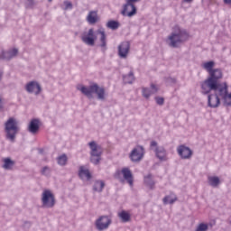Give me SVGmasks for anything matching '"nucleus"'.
Listing matches in <instances>:
<instances>
[{
	"label": "nucleus",
	"mask_w": 231,
	"mask_h": 231,
	"mask_svg": "<svg viewBox=\"0 0 231 231\" xmlns=\"http://www.w3.org/2000/svg\"><path fill=\"white\" fill-rule=\"evenodd\" d=\"M208 181L211 187H217L219 185V177L209 176Z\"/></svg>",
	"instance_id": "30"
},
{
	"label": "nucleus",
	"mask_w": 231,
	"mask_h": 231,
	"mask_svg": "<svg viewBox=\"0 0 231 231\" xmlns=\"http://www.w3.org/2000/svg\"><path fill=\"white\" fill-rule=\"evenodd\" d=\"M152 147H158V143H156L155 141H152L151 142V148L152 149Z\"/></svg>",
	"instance_id": "37"
},
{
	"label": "nucleus",
	"mask_w": 231,
	"mask_h": 231,
	"mask_svg": "<svg viewBox=\"0 0 231 231\" xmlns=\"http://www.w3.org/2000/svg\"><path fill=\"white\" fill-rule=\"evenodd\" d=\"M19 53V51L17 49H13L9 52H7V55L5 52L3 51V50L0 49V59H12V57H15Z\"/></svg>",
	"instance_id": "21"
},
{
	"label": "nucleus",
	"mask_w": 231,
	"mask_h": 231,
	"mask_svg": "<svg viewBox=\"0 0 231 231\" xmlns=\"http://www.w3.org/2000/svg\"><path fill=\"white\" fill-rule=\"evenodd\" d=\"M121 14L126 17H133V15H136V6L133 3L126 2Z\"/></svg>",
	"instance_id": "11"
},
{
	"label": "nucleus",
	"mask_w": 231,
	"mask_h": 231,
	"mask_svg": "<svg viewBox=\"0 0 231 231\" xmlns=\"http://www.w3.org/2000/svg\"><path fill=\"white\" fill-rule=\"evenodd\" d=\"M155 101L158 104V106H163V104L165 103V99L163 97H155Z\"/></svg>",
	"instance_id": "34"
},
{
	"label": "nucleus",
	"mask_w": 231,
	"mask_h": 231,
	"mask_svg": "<svg viewBox=\"0 0 231 231\" xmlns=\"http://www.w3.org/2000/svg\"><path fill=\"white\" fill-rule=\"evenodd\" d=\"M190 38V35L185 31V29L180 28V26L175 25L172 28L171 34L168 37V41H170V46L171 48H178L180 44H183V42H187V40Z\"/></svg>",
	"instance_id": "2"
},
{
	"label": "nucleus",
	"mask_w": 231,
	"mask_h": 231,
	"mask_svg": "<svg viewBox=\"0 0 231 231\" xmlns=\"http://www.w3.org/2000/svg\"><path fill=\"white\" fill-rule=\"evenodd\" d=\"M220 79H223V71L219 69H213L209 77L201 82V93L208 95L210 91H216L222 97L226 106H231V93H228V84L217 82Z\"/></svg>",
	"instance_id": "1"
},
{
	"label": "nucleus",
	"mask_w": 231,
	"mask_h": 231,
	"mask_svg": "<svg viewBox=\"0 0 231 231\" xmlns=\"http://www.w3.org/2000/svg\"><path fill=\"white\" fill-rule=\"evenodd\" d=\"M230 224H231V221H230Z\"/></svg>",
	"instance_id": "45"
},
{
	"label": "nucleus",
	"mask_w": 231,
	"mask_h": 231,
	"mask_svg": "<svg viewBox=\"0 0 231 231\" xmlns=\"http://www.w3.org/2000/svg\"><path fill=\"white\" fill-rule=\"evenodd\" d=\"M79 176L81 180H91V173L89 172V170L86 169L84 166L79 168Z\"/></svg>",
	"instance_id": "20"
},
{
	"label": "nucleus",
	"mask_w": 231,
	"mask_h": 231,
	"mask_svg": "<svg viewBox=\"0 0 231 231\" xmlns=\"http://www.w3.org/2000/svg\"><path fill=\"white\" fill-rule=\"evenodd\" d=\"M41 128V121L39 119H32L28 125L29 133L32 134H37Z\"/></svg>",
	"instance_id": "14"
},
{
	"label": "nucleus",
	"mask_w": 231,
	"mask_h": 231,
	"mask_svg": "<svg viewBox=\"0 0 231 231\" xmlns=\"http://www.w3.org/2000/svg\"><path fill=\"white\" fill-rule=\"evenodd\" d=\"M49 3H51V0H49Z\"/></svg>",
	"instance_id": "44"
},
{
	"label": "nucleus",
	"mask_w": 231,
	"mask_h": 231,
	"mask_svg": "<svg viewBox=\"0 0 231 231\" xmlns=\"http://www.w3.org/2000/svg\"><path fill=\"white\" fill-rule=\"evenodd\" d=\"M0 109H3V103H2L1 98H0Z\"/></svg>",
	"instance_id": "41"
},
{
	"label": "nucleus",
	"mask_w": 231,
	"mask_h": 231,
	"mask_svg": "<svg viewBox=\"0 0 231 231\" xmlns=\"http://www.w3.org/2000/svg\"><path fill=\"white\" fill-rule=\"evenodd\" d=\"M208 230V225L201 223L198 226L195 231H207Z\"/></svg>",
	"instance_id": "33"
},
{
	"label": "nucleus",
	"mask_w": 231,
	"mask_h": 231,
	"mask_svg": "<svg viewBox=\"0 0 231 231\" xmlns=\"http://www.w3.org/2000/svg\"><path fill=\"white\" fill-rule=\"evenodd\" d=\"M214 66H215L214 61H208L203 64L204 69H206L209 74L214 71V69H213Z\"/></svg>",
	"instance_id": "29"
},
{
	"label": "nucleus",
	"mask_w": 231,
	"mask_h": 231,
	"mask_svg": "<svg viewBox=\"0 0 231 231\" xmlns=\"http://www.w3.org/2000/svg\"><path fill=\"white\" fill-rule=\"evenodd\" d=\"M138 1H140V0H126V3L134 4V3H138Z\"/></svg>",
	"instance_id": "38"
},
{
	"label": "nucleus",
	"mask_w": 231,
	"mask_h": 231,
	"mask_svg": "<svg viewBox=\"0 0 231 231\" xmlns=\"http://www.w3.org/2000/svg\"><path fill=\"white\" fill-rule=\"evenodd\" d=\"M48 172H50V168H48V167H44V168L42 170V174H48Z\"/></svg>",
	"instance_id": "36"
},
{
	"label": "nucleus",
	"mask_w": 231,
	"mask_h": 231,
	"mask_svg": "<svg viewBox=\"0 0 231 231\" xmlns=\"http://www.w3.org/2000/svg\"><path fill=\"white\" fill-rule=\"evenodd\" d=\"M123 80L125 84H133V82H134V75L133 72H130L129 75L124 76Z\"/></svg>",
	"instance_id": "31"
},
{
	"label": "nucleus",
	"mask_w": 231,
	"mask_h": 231,
	"mask_svg": "<svg viewBox=\"0 0 231 231\" xmlns=\"http://www.w3.org/2000/svg\"><path fill=\"white\" fill-rule=\"evenodd\" d=\"M177 200H178V197H176V195H174V194L166 196L162 199L164 205H167L169 203H170V205H172V203H175V201H177Z\"/></svg>",
	"instance_id": "25"
},
{
	"label": "nucleus",
	"mask_w": 231,
	"mask_h": 231,
	"mask_svg": "<svg viewBox=\"0 0 231 231\" xmlns=\"http://www.w3.org/2000/svg\"><path fill=\"white\" fill-rule=\"evenodd\" d=\"M155 154L159 160H167V152L164 148H156L155 149Z\"/></svg>",
	"instance_id": "24"
},
{
	"label": "nucleus",
	"mask_w": 231,
	"mask_h": 231,
	"mask_svg": "<svg viewBox=\"0 0 231 231\" xmlns=\"http://www.w3.org/2000/svg\"><path fill=\"white\" fill-rule=\"evenodd\" d=\"M111 225V218L108 217H101L96 221L97 230H106Z\"/></svg>",
	"instance_id": "12"
},
{
	"label": "nucleus",
	"mask_w": 231,
	"mask_h": 231,
	"mask_svg": "<svg viewBox=\"0 0 231 231\" xmlns=\"http://www.w3.org/2000/svg\"><path fill=\"white\" fill-rule=\"evenodd\" d=\"M15 162H14V161L10 160V158H5L4 159V165L3 168L6 169L7 171H10V169H12V167H14Z\"/></svg>",
	"instance_id": "28"
},
{
	"label": "nucleus",
	"mask_w": 231,
	"mask_h": 231,
	"mask_svg": "<svg viewBox=\"0 0 231 231\" xmlns=\"http://www.w3.org/2000/svg\"><path fill=\"white\" fill-rule=\"evenodd\" d=\"M100 17H98V12L97 11H90L87 16V21L89 24H96V23H98Z\"/></svg>",
	"instance_id": "18"
},
{
	"label": "nucleus",
	"mask_w": 231,
	"mask_h": 231,
	"mask_svg": "<svg viewBox=\"0 0 231 231\" xmlns=\"http://www.w3.org/2000/svg\"><path fill=\"white\" fill-rule=\"evenodd\" d=\"M1 77H3V74L0 73V79H1Z\"/></svg>",
	"instance_id": "43"
},
{
	"label": "nucleus",
	"mask_w": 231,
	"mask_h": 231,
	"mask_svg": "<svg viewBox=\"0 0 231 231\" xmlns=\"http://www.w3.org/2000/svg\"><path fill=\"white\" fill-rule=\"evenodd\" d=\"M184 3H192L193 0H183Z\"/></svg>",
	"instance_id": "40"
},
{
	"label": "nucleus",
	"mask_w": 231,
	"mask_h": 231,
	"mask_svg": "<svg viewBox=\"0 0 231 231\" xmlns=\"http://www.w3.org/2000/svg\"><path fill=\"white\" fill-rule=\"evenodd\" d=\"M19 132V126L17 121L14 117H10L5 123V133L7 138L14 142L15 140V134Z\"/></svg>",
	"instance_id": "4"
},
{
	"label": "nucleus",
	"mask_w": 231,
	"mask_h": 231,
	"mask_svg": "<svg viewBox=\"0 0 231 231\" xmlns=\"http://www.w3.org/2000/svg\"><path fill=\"white\" fill-rule=\"evenodd\" d=\"M129 50H131V44L129 42H124L118 46V55L121 59H126L129 55Z\"/></svg>",
	"instance_id": "13"
},
{
	"label": "nucleus",
	"mask_w": 231,
	"mask_h": 231,
	"mask_svg": "<svg viewBox=\"0 0 231 231\" xmlns=\"http://www.w3.org/2000/svg\"><path fill=\"white\" fill-rule=\"evenodd\" d=\"M28 93H34V95H39L41 93V85L35 81H31L26 85L25 88Z\"/></svg>",
	"instance_id": "16"
},
{
	"label": "nucleus",
	"mask_w": 231,
	"mask_h": 231,
	"mask_svg": "<svg viewBox=\"0 0 231 231\" xmlns=\"http://www.w3.org/2000/svg\"><path fill=\"white\" fill-rule=\"evenodd\" d=\"M97 35H100L99 38V46L100 48H102L105 51L106 50V46H107V36L106 35V30H104V28H99L97 31Z\"/></svg>",
	"instance_id": "15"
},
{
	"label": "nucleus",
	"mask_w": 231,
	"mask_h": 231,
	"mask_svg": "<svg viewBox=\"0 0 231 231\" xmlns=\"http://www.w3.org/2000/svg\"><path fill=\"white\" fill-rule=\"evenodd\" d=\"M58 163L59 165H65L66 163H68V157L66 156V154L58 157Z\"/></svg>",
	"instance_id": "32"
},
{
	"label": "nucleus",
	"mask_w": 231,
	"mask_h": 231,
	"mask_svg": "<svg viewBox=\"0 0 231 231\" xmlns=\"http://www.w3.org/2000/svg\"><path fill=\"white\" fill-rule=\"evenodd\" d=\"M88 145L90 147V161L95 165H98L100 156H102V148L95 141L90 142Z\"/></svg>",
	"instance_id": "5"
},
{
	"label": "nucleus",
	"mask_w": 231,
	"mask_h": 231,
	"mask_svg": "<svg viewBox=\"0 0 231 231\" xmlns=\"http://www.w3.org/2000/svg\"><path fill=\"white\" fill-rule=\"evenodd\" d=\"M117 216L123 223H129L131 221V213L129 211L122 210Z\"/></svg>",
	"instance_id": "23"
},
{
	"label": "nucleus",
	"mask_w": 231,
	"mask_h": 231,
	"mask_svg": "<svg viewBox=\"0 0 231 231\" xmlns=\"http://www.w3.org/2000/svg\"><path fill=\"white\" fill-rule=\"evenodd\" d=\"M64 5H65V10L72 9L73 8V5L69 1H65L64 2Z\"/></svg>",
	"instance_id": "35"
},
{
	"label": "nucleus",
	"mask_w": 231,
	"mask_h": 231,
	"mask_svg": "<svg viewBox=\"0 0 231 231\" xmlns=\"http://www.w3.org/2000/svg\"><path fill=\"white\" fill-rule=\"evenodd\" d=\"M221 96L219 95V93L214 91V94H210L208 97V104L209 107H219V104H221V100L219 99Z\"/></svg>",
	"instance_id": "9"
},
{
	"label": "nucleus",
	"mask_w": 231,
	"mask_h": 231,
	"mask_svg": "<svg viewBox=\"0 0 231 231\" xmlns=\"http://www.w3.org/2000/svg\"><path fill=\"white\" fill-rule=\"evenodd\" d=\"M177 152L182 160H189L192 158V150L185 145H180L177 148Z\"/></svg>",
	"instance_id": "10"
},
{
	"label": "nucleus",
	"mask_w": 231,
	"mask_h": 231,
	"mask_svg": "<svg viewBox=\"0 0 231 231\" xmlns=\"http://www.w3.org/2000/svg\"><path fill=\"white\" fill-rule=\"evenodd\" d=\"M144 185L148 187L151 190H152L156 185V182H154V180H152V175L148 174L144 177Z\"/></svg>",
	"instance_id": "22"
},
{
	"label": "nucleus",
	"mask_w": 231,
	"mask_h": 231,
	"mask_svg": "<svg viewBox=\"0 0 231 231\" xmlns=\"http://www.w3.org/2000/svg\"><path fill=\"white\" fill-rule=\"evenodd\" d=\"M121 173H122L124 179L130 185V187H133V183H134V180L133 178V172H131V170H129V168H123L121 170Z\"/></svg>",
	"instance_id": "17"
},
{
	"label": "nucleus",
	"mask_w": 231,
	"mask_h": 231,
	"mask_svg": "<svg viewBox=\"0 0 231 231\" xmlns=\"http://www.w3.org/2000/svg\"><path fill=\"white\" fill-rule=\"evenodd\" d=\"M77 89L80 91L88 98H93V93L97 95L98 100H106V88L98 86L97 83H92L89 87L84 85H78Z\"/></svg>",
	"instance_id": "3"
},
{
	"label": "nucleus",
	"mask_w": 231,
	"mask_h": 231,
	"mask_svg": "<svg viewBox=\"0 0 231 231\" xmlns=\"http://www.w3.org/2000/svg\"><path fill=\"white\" fill-rule=\"evenodd\" d=\"M154 93H158V87L154 84L151 85V89L145 88H143V97H144V98H149V97L154 95Z\"/></svg>",
	"instance_id": "19"
},
{
	"label": "nucleus",
	"mask_w": 231,
	"mask_h": 231,
	"mask_svg": "<svg viewBox=\"0 0 231 231\" xmlns=\"http://www.w3.org/2000/svg\"><path fill=\"white\" fill-rule=\"evenodd\" d=\"M42 202L43 207L47 208H51L55 207V196L50 189H45L42 193Z\"/></svg>",
	"instance_id": "6"
},
{
	"label": "nucleus",
	"mask_w": 231,
	"mask_h": 231,
	"mask_svg": "<svg viewBox=\"0 0 231 231\" xmlns=\"http://www.w3.org/2000/svg\"><path fill=\"white\" fill-rule=\"evenodd\" d=\"M106 28L110 30H118L120 28V23L118 21L110 20L106 23Z\"/></svg>",
	"instance_id": "26"
},
{
	"label": "nucleus",
	"mask_w": 231,
	"mask_h": 231,
	"mask_svg": "<svg viewBox=\"0 0 231 231\" xmlns=\"http://www.w3.org/2000/svg\"><path fill=\"white\" fill-rule=\"evenodd\" d=\"M225 5H231V0H224Z\"/></svg>",
	"instance_id": "39"
},
{
	"label": "nucleus",
	"mask_w": 231,
	"mask_h": 231,
	"mask_svg": "<svg viewBox=\"0 0 231 231\" xmlns=\"http://www.w3.org/2000/svg\"><path fill=\"white\" fill-rule=\"evenodd\" d=\"M104 187H106V184L102 180H97L94 184V190L96 192H102Z\"/></svg>",
	"instance_id": "27"
},
{
	"label": "nucleus",
	"mask_w": 231,
	"mask_h": 231,
	"mask_svg": "<svg viewBox=\"0 0 231 231\" xmlns=\"http://www.w3.org/2000/svg\"><path fill=\"white\" fill-rule=\"evenodd\" d=\"M143 154H145V150L142 146H136L131 152L130 159L133 162H141V160L143 158Z\"/></svg>",
	"instance_id": "8"
},
{
	"label": "nucleus",
	"mask_w": 231,
	"mask_h": 231,
	"mask_svg": "<svg viewBox=\"0 0 231 231\" xmlns=\"http://www.w3.org/2000/svg\"><path fill=\"white\" fill-rule=\"evenodd\" d=\"M29 5H33V0H28Z\"/></svg>",
	"instance_id": "42"
},
{
	"label": "nucleus",
	"mask_w": 231,
	"mask_h": 231,
	"mask_svg": "<svg viewBox=\"0 0 231 231\" xmlns=\"http://www.w3.org/2000/svg\"><path fill=\"white\" fill-rule=\"evenodd\" d=\"M81 41L88 46H95V42L97 41V34H95V30L91 28L88 32H84L81 34Z\"/></svg>",
	"instance_id": "7"
}]
</instances>
